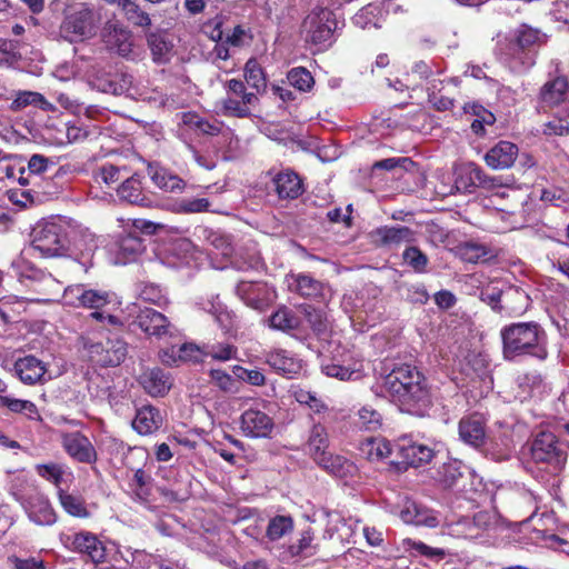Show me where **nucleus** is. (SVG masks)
<instances>
[{"instance_id": "10", "label": "nucleus", "mask_w": 569, "mask_h": 569, "mask_svg": "<svg viewBox=\"0 0 569 569\" xmlns=\"http://www.w3.org/2000/svg\"><path fill=\"white\" fill-rule=\"evenodd\" d=\"M60 441L63 450L72 460L88 465L97 462V450L90 439L82 432H61Z\"/></svg>"}, {"instance_id": "25", "label": "nucleus", "mask_w": 569, "mask_h": 569, "mask_svg": "<svg viewBox=\"0 0 569 569\" xmlns=\"http://www.w3.org/2000/svg\"><path fill=\"white\" fill-rule=\"evenodd\" d=\"M377 241L382 246H399L415 240V231L406 226H383L373 231Z\"/></svg>"}, {"instance_id": "35", "label": "nucleus", "mask_w": 569, "mask_h": 569, "mask_svg": "<svg viewBox=\"0 0 569 569\" xmlns=\"http://www.w3.org/2000/svg\"><path fill=\"white\" fill-rule=\"evenodd\" d=\"M58 499L62 509L71 517L86 519L90 517V511L87 508L86 501L80 496H74L64 491L58 490Z\"/></svg>"}, {"instance_id": "21", "label": "nucleus", "mask_w": 569, "mask_h": 569, "mask_svg": "<svg viewBox=\"0 0 569 569\" xmlns=\"http://www.w3.org/2000/svg\"><path fill=\"white\" fill-rule=\"evenodd\" d=\"M569 96V83L566 77L548 80L540 89L539 103L541 108H553L565 103Z\"/></svg>"}, {"instance_id": "19", "label": "nucleus", "mask_w": 569, "mask_h": 569, "mask_svg": "<svg viewBox=\"0 0 569 569\" xmlns=\"http://www.w3.org/2000/svg\"><path fill=\"white\" fill-rule=\"evenodd\" d=\"M272 184L279 199H297L305 192L301 177L291 169L277 172L272 177Z\"/></svg>"}, {"instance_id": "17", "label": "nucleus", "mask_w": 569, "mask_h": 569, "mask_svg": "<svg viewBox=\"0 0 569 569\" xmlns=\"http://www.w3.org/2000/svg\"><path fill=\"white\" fill-rule=\"evenodd\" d=\"M240 428L247 437L266 438L273 429V421L261 410L248 409L241 415Z\"/></svg>"}, {"instance_id": "33", "label": "nucleus", "mask_w": 569, "mask_h": 569, "mask_svg": "<svg viewBox=\"0 0 569 569\" xmlns=\"http://www.w3.org/2000/svg\"><path fill=\"white\" fill-rule=\"evenodd\" d=\"M121 201L140 206L142 203V180L139 173L127 178L117 189Z\"/></svg>"}, {"instance_id": "53", "label": "nucleus", "mask_w": 569, "mask_h": 569, "mask_svg": "<svg viewBox=\"0 0 569 569\" xmlns=\"http://www.w3.org/2000/svg\"><path fill=\"white\" fill-rule=\"evenodd\" d=\"M358 416L359 426L366 430L375 431L381 426V415L369 406L362 407Z\"/></svg>"}, {"instance_id": "14", "label": "nucleus", "mask_w": 569, "mask_h": 569, "mask_svg": "<svg viewBox=\"0 0 569 569\" xmlns=\"http://www.w3.org/2000/svg\"><path fill=\"white\" fill-rule=\"evenodd\" d=\"M458 432L466 445L476 449L483 447L487 442L485 417L478 412L462 417L458 423Z\"/></svg>"}, {"instance_id": "54", "label": "nucleus", "mask_w": 569, "mask_h": 569, "mask_svg": "<svg viewBox=\"0 0 569 569\" xmlns=\"http://www.w3.org/2000/svg\"><path fill=\"white\" fill-rule=\"evenodd\" d=\"M108 559L100 569H130V560H122L120 557V548L114 543L108 546Z\"/></svg>"}, {"instance_id": "37", "label": "nucleus", "mask_w": 569, "mask_h": 569, "mask_svg": "<svg viewBox=\"0 0 569 569\" xmlns=\"http://www.w3.org/2000/svg\"><path fill=\"white\" fill-rule=\"evenodd\" d=\"M27 106H38L42 110H52L53 106L39 92L20 91L10 104V110L19 111Z\"/></svg>"}, {"instance_id": "56", "label": "nucleus", "mask_w": 569, "mask_h": 569, "mask_svg": "<svg viewBox=\"0 0 569 569\" xmlns=\"http://www.w3.org/2000/svg\"><path fill=\"white\" fill-rule=\"evenodd\" d=\"M163 422V416L159 409L144 405V435L157 431Z\"/></svg>"}, {"instance_id": "43", "label": "nucleus", "mask_w": 569, "mask_h": 569, "mask_svg": "<svg viewBox=\"0 0 569 569\" xmlns=\"http://www.w3.org/2000/svg\"><path fill=\"white\" fill-rule=\"evenodd\" d=\"M293 530V520L289 516H276L270 519L267 527V537L276 541L290 533Z\"/></svg>"}, {"instance_id": "42", "label": "nucleus", "mask_w": 569, "mask_h": 569, "mask_svg": "<svg viewBox=\"0 0 569 569\" xmlns=\"http://www.w3.org/2000/svg\"><path fill=\"white\" fill-rule=\"evenodd\" d=\"M458 256L461 260L469 263H478L486 261L489 256V250L479 243L466 242L457 248Z\"/></svg>"}, {"instance_id": "62", "label": "nucleus", "mask_w": 569, "mask_h": 569, "mask_svg": "<svg viewBox=\"0 0 569 569\" xmlns=\"http://www.w3.org/2000/svg\"><path fill=\"white\" fill-rule=\"evenodd\" d=\"M296 399L300 403L307 405L311 410H313L317 413L327 409V406L320 399L317 398L316 393L310 392V391H306V390L298 391L296 393Z\"/></svg>"}, {"instance_id": "38", "label": "nucleus", "mask_w": 569, "mask_h": 569, "mask_svg": "<svg viewBox=\"0 0 569 569\" xmlns=\"http://www.w3.org/2000/svg\"><path fill=\"white\" fill-rule=\"evenodd\" d=\"M292 279L293 282L290 283V287L302 297L315 298L322 292V283L309 274L299 273Z\"/></svg>"}, {"instance_id": "39", "label": "nucleus", "mask_w": 569, "mask_h": 569, "mask_svg": "<svg viewBox=\"0 0 569 569\" xmlns=\"http://www.w3.org/2000/svg\"><path fill=\"white\" fill-rule=\"evenodd\" d=\"M270 327L281 331H291L299 327L300 320L295 312L286 307L278 309L269 319Z\"/></svg>"}, {"instance_id": "23", "label": "nucleus", "mask_w": 569, "mask_h": 569, "mask_svg": "<svg viewBox=\"0 0 569 569\" xmlns=\"http://www.w3.org/2000/svg\"><path fill=\"white\" fill-rule=\"evenodd\" d=\"M518 151L515 143L501 140L487 151L485 161L492 169H507L515 163Z\"/></svg>"}, {"instance_id": "64", "label": "nucleus", "mask_w": 569, "mask_h": 569, "mask_svg": "<svg viewBox=\"0 0 569 569\" xmlns=\"http://www.w3.org/2000/svg\"><path fill=\"white\" fill-rule=\"evenodd\" d=\"M52 162L42 154H33L28 162V174H42Z\"/></svg>"}, {"instance_id": "61", "label": "nucleus", "mask_w": 569, "mask_h": 569, "mask_svg": "<svg viewBox=\"0 0 569 569\" xmlns=\"http://www.w3.org/2000/svg\"><path fill=\"white\" fill-rule=\"evenodd\" d=\"M501 296L502 290L495 283L486 286L485 288H482L480 292L481 300L487 302L496 311L501 310V307L499 305Z\"/></svg>"}, {"instance_id": "15", "label": "nucleus", "mask_w": 569, "mask_h": 569, "mask_svg": "<svg viewBox=\"0 0 569 569\" xmlns=\"http://www.w3.org/2000/svg\"><path fill=\"white\" fill-rule=\"evenodd\" d=\"M16 377L28 386L41 385L46 382L47 366L40 359L32 355L18 358L13 365Z\"/></svg>"}, {"instance_id": "50", "label": "nucleus", "mask_w": 569, "mask_h": 569, "mask_svg": "<svg viewBox=\"0 0 569 569\" xmlns=\"http://www.w3.org/2000/svg\"><path fill=\"white\" fill-rule=\"evenodd\" d=\"M204 349L207 357L218 361H228L236 358L237 355V348L231 343L204 345Z\"/></svg>"}, {"instance_id": "2", "label": "nucleus", "mask_w": 569, "mask_h": 569, "mask_svg": "<svg viewBox=\"0 0 569 569\" xmlns=\"http://www.w3.org/2000/svg\"><path fill=\"white\" fill-rule=\"evenodd\" d=\"M502 355L506 360L521 356H531L539 360L548 357V336L542 326L536 321L513 322L500 331Z\"/></svg>"}, {"instance_id": "11", "label": "nucleus", "mask_w": 569, "mask_h": 569, "mask_svg": "<svg viewBox=\"0 0 569 569\" xmlns=\"http://www.w3.org/2000/svg\"><path fill=\"white\" fill-rule=\"evenodd\" d=\"M455 186L459 191L471 193L476 188L492 190L502 183L499 178L488 176L480 167L469 163L458 171Z\"/></svg>"}, {"instance_id": "8", "label": "nucleus", "mask_w": 569, "mask_h": 569, "mask_svg": "<svg viewBox=\"0 0 569 569\" xmlns=\"http://www.w3.org/2000/svg\"><path fill=\"white\" fill-rule=\"evenodd\" d=\"M226 87L228 96L222 102L223 113L237 118L250 117V108L259 101L258 93L247 91L244 83L237 79L229 80Z\"/></svg>"}, {"instance_id": "3", "label": "nucleus", "mask_w": 569, "mask_h": 569, "mask_svg": "<svg viewBox=\"0 0 569 569\" xmlns=\"http://www.w3.org/2000/svg\"><path fill=\"white\" fill-rule=\"evenodd\" d=\"M383 387L402 405L422 410L431 403V395L426 377L413 366H395L383 379Z\"/></svg>"}, {"instance_id": "7", "label": "nucleus", "mask_w": 569, "mask_h": 569, "mask_svg": "<svg viewBox=\"0 0 569 569\" xmlns=\"http://www.w3.org/2000/svg\"><path fill=\"white\" fill-rule=\"evenodd\" d=\"M397 459L391 465L398 471H405L409 467L418 468L431 461L435 456L433 449L413 441L409 437H402L395 443Z\"/></svg>"}, {"instance_id": "51", "label": "nucleus", "mask_w": 569, "mask_h": 569, "mask_svg": "<svg viewBox=\"0 0 569 569\" xmlns=\"http://www.w3.org/2000/svg\"><path fill=\"white\" fill-rule=\"evenodd\" d=\"M321 370L326 376L337 378L342 381L357 379L360 377L358 370L350 369L333 362L322 363Z\"/></svg>"}, {"instance_id": "55", "label": "nucleus", "mask_w": 569, "mask_h": 569, "mask_svg": "<svg viewBox=\"0 0 569 569\" xmlns=\"http://www.w3.org/2000/svg\"><path fill=\"white\" fill-rule=\"evenodd\" d=\"M439 473L443 485L446 487H452L456 485L457 480L462 476L461 462L451 461L448 463H443Z\"/></svg>"}, {"instance_id": "44", "label": "nucleus", "mask_w": 569, "mask_h": 569, "mask_svg": "<svg viewBox=\"0 0 569 569\" xmlns=\"http://www.w3.org/2000/svg\"><path fill=\"white\" fill-rule=\"evenodd\" d=\"M305 316L316 335L320 337L328 335L330 331V322L323 311L308 306L305 308Z\"/></svg>"}, {"instance_id": "46", "label": "nucleus", "mask_w": 569, "mask_h": 569, "mask_svg": "<svg viewBox=\"0 0 569 569\" xmlns=\"http://www.w3.org/2000/svg\"><path fill=\"white\" fill-rule=\"evenodd\" d=\"M471 110L476 118L471 121L470 128L475 134L483 136L486 132L485 126H492L496 117L481 106L473 104Z\"/></svg>"}, {"instance_id": "5", "label": "nucleus", "mask_w": 569, "mask_h": 569, "mask_svg": "<svg viewBox=\"0 0 569 569\" xmlns=\"http://www.w3.org/2000/svg\"><path fill=\"white\" fill-rule=\"evenodd\" d=\"M531 458L536 463H545L555 471L563 469L568 453L566 447L556 435L548 431L539 432L530 447Z\"/></svg>"}, {"instance_id": "57", "label": "nucleus", "mask_w": 569, "mask_h": 569, "mask_svg": "<svg viewBox=\"0 0 569 569\" xmlns=\"http://www.w3.org/2000/svg\"><path fill=\"white\" fill-rule=\"evenodd\" d=\"M204 352V346L199 347L194 343H184L179 348L178 359L182 361L201 362L203 357H207Z\"/></svg>"}, {"instance_id": "12", "label": "nucleus", "mask_w": 569, "mask_h": 569, "mask_svg": "<svg viewBox=\"0 0 569 569\" xmlns=\"http://www.w3.org/2000/svg\"><path fill=\"white\" fill-rule=\"evenodd\" d=\"M127 234L121 238L114 253L116 264H128L138 260L141 250L142 241L140 234L142 233V220L133 219L132 226L126 228Z\"/></svg>"}, {"instance_id": "41", "label": "nucleus", "mask_w": 569, "mask_h": 569, "mask_svg": "<svg viewBox=\"0 0 569 569\" xmlns=\"http://www.w3.org/2000/svg\"><path fill=\"white\" fill-rule=\"evenodd\" d=\"M244 79L247 83L259 93L267 87L266 76L256 59H249L244 66Z\"/></svg>"}, {"instance_id": "18", "label": "nucleus", "mask_w": 569, "mask_h": 569, "mask_svg": "<svg viewBox=\"0 0 569 569\" xmlns=\"http://www.w3.org/2000/svg\"><path fill=\"white\" fill-rule=\"evenodd\" d=\"M108 546L91 532H79L72 538L73 550L87 555L96 565H103L108 559Z\"/></svg>"}, {"instance_id": "32", "label": "nucleus", "mask_w": 569, "mask_h": 569, "mask_svg": "<svg viewBox=\"0 0 569 569\" xmlns=\"http://www.w3.org/2000/svg\"><path fill=\"white\" fill-rule=\"evenodd\" d=\"M316 463L327 472L339 478L351 476L356 472L357 469L355 463L350 460L342 456H333L330 452L320 458V460Z\"/></svg>"}, {"instance_id": "20", "label": "nucleus", "mask_w": 569, "mask_h": 569, "mask_svg": "<svg viewBox=\"0 0 569 569\" xmlns=\"http://www.w3.org/2000/svg\"><path fill=\"white\" fill-rule=\"evenodd\" d=\"M102 39L110 51H114L123 57L131 52V34L118 22L109 21L106 23L102 31Z\"/></svg>"}, {"instance_id": "30", "label": "nucleus", "mask_w": 569, "mask_h": 569, "mask_svg": "<svg viewBox=\"0 0 569 569\" xmlns=\"http://www.w3.org/2000/svg\"><path fill=\"white\" fill-rule=\"evenodd\" d=\"M546 34L527 24H522L515 31L513 46L521 52L535 50L546 43Z\"/></svg>"}, {"instance_id": "31", "label": "nucleus", "mask_w": 569, "mask_h": 569, "mask_svg": "<svg viewBox=\"0 0 569 569\" xmlns=\"http://www.w3.org/2000/svg\"><path fill=\"white\" fill-rule=\"evenodd\" d=\"M173 380L169 372L154 368L144 379V391L152 397H163L172 388Z\"/></svg>"}, {"instance_id": "34", "label": "nucleus", "mask_w": 569, "mask_h": 569, "mask_svg": "<svg viewBox=\"0 0 569 569\" xmlns=\"http://www.w3.org/2000/svg\"><path fill=\"white\" fill-rule=\"evenodd\" d=\"M328 446L329 440L326 428L321 425H315L307 443L308 453L318 462L320 458L329 453L327 451Z\"/></svg>"}, {"instance_id": "36", "label": "nucleus", "mask_w": 569, "mask_h": 569, "mask_svg": "<svg viewBox=\"0 0 569 569\" xmlns=\"http://www.w3.org/2000/svg\"><path fill=\"white\" fill-rule=\"evenodd\" d=\"M181 122L201 134L218 136L221 132V124L217 120L208 121L194 112H182Z\"/></svg>"}, {"instance_id": "48", "label": "nucleus", "mask_w": 569, "mask_h": 569, "mask_svg": "<svg viewBox=\"0 0 569 569\" xmlns=\"http://www.w3.org/2000/svg\"><path fill=\"white\" fill-rule=\"evenodd\" d=\"M403 261L416 272H425L429 262L428 257L417 247H408L402 253Z\"/></svg>"}, {"instance_id": "1", "label": "nucleus", "mask_w": 569, "mask_h": 569, "mask_svg": "<svg viewBox=\"0 0 569 569\" xmlns=\"http://www.w3.org/2000/svg\"><path fill=\"white\" fill-rule=\"evenodd\" d=\"M30 237L31 249L42 258L73 257L84 272L93 267L94 237L71 219L61 216L41 219L32 228Z\"/></svg>"}, {"instance_id": "49", "label": "nucleus", "mask_w": 569, "mask_h": 569, "mask_svg": "<svg viewBox=\"0 0 569 569\" xmlns=\"http://www.w3.org/2000/svg\"><path fill=\"white\" fill-rule=\"evenodd\" d=\"M36 470L40 477L58 487V490L61 489L60 485L64 476L62 466L58 463H40L36 466Z\"/></svg>"}, {"instance_id": "6", "label": "nucleus", "mask_w": 569, "mask_h": 569, "mask_svg": "<svg viewBox=\"0 0 569 569\" xmlns=\"http://www.w3.org/2000/svg\"><path fill=\"white\" fill-rule=\"evenodd\" d=\"M64 302L72 307L99 310L108 305L120 306L121 301L114 292L87 289L84 284H72L64 289Z\"/></svg>"}, {"instance_id": "26", "label": "nucleus", "mask_w": 569, "mask_h": 569, "mask_svg": "<svg viewBox=\"0 0 569 569\" xmlns=\"http://www.w3.org/2000/svg\"><path fill=\"white\" fill-rule=\"evenodd\" d=\"M63 30L77 38L90 37L94 31L92 12L82 10L70 14L63 22Z\"/></svg>"}, {"instance_id": "60", "label": "nucleus", "mask_w": 569, "mask_h": 569, "mask_svg": "<svg viewBox=\"0 0 569 569\" xmlns=\"http://www.w3.org/2000/svg\"><path fill=\"white\" fill-rule=\"evenodd\" d=\"M234 373L241 380L252 385V386H263L266 383V377L259 369H246L240 366L234 367Z\"/></svg>"}, {"instance_id": "45", "label": "nucleus", "mask_w": 569, "mask_h": 569, "mask_svg": "<svg viewBox=\"0 0 569 569\" xmlns=\"http://www.w3.org/2000/svg\"><path fill=\"white\" fill-rule=\"evenodd\" d=\"M287 79L293 88L301 92L310 91L315 84V79L310 71H308L303 67L292 68L288 74Z\"/></svg>"}, {"instance_id": "40", "label": "nucleus", "mask_w": 569, "mask_h": 569, "mask_svg": "<svg viewBox=\"0 0 569 569\" xmlns=\"http://www.w3.org/2000/svg\"><path fill=\"white\" fill-rule=\"evenodd\" d=\"M0 403L16 413H24L29 419H39L37 406L30 400L17 399L8 396H0Z\"/></svg>"}, {"instance_id": "63", "label": "nucleus", "mask_w": 569, "mask_h": 569, "mask_svg": "<svg viewBox=\"0 0 569 569\" xmlns=\"http://www.w3.org/2000/svg\"><path fill=\"white\" fill-rule=\"evenodd\" d=\"M547 136H565L569 133V123L563 118H555L543 126Z\"/></svg>"}, {"instance_id": "29", "label": "nucleus", "mask_w": 569, "mask_h": 569, "mask_svg": "<svg viewBox=\"0 0 569 569\" xmlns=\"http://www.w3.org/2000/svg\"><path fill=\"white\" fill-rule=\"evenodd\" d=\"M400 519L408 525L436 527L438 520L431 512L416 502L409 501L399 512Z\"/></svg>"}, {"instance_id": "59", "label": "nucleus", "mask_w": 569, "mask_h": 569, "mask_svg": "<svg viewBox=\"0 0 569 569\" xmlns=\"http://www.w3.org/2000/svg\"><path fill=\"white\" fill-rule=\"evenodd\" d=\"M415 166V162L407 157L401 158H387L373 163L372 169H382L387 171L395 170L397 168H402L403 170H409Z\"/></svg>"}, {"instance_id": "22", "label": "nucleus", "mask_w": 569, "mask_h": 569, "mask_svg": "<svg viewBox=\"0 0 569 569\" xmlns=\"http://www.w3.org/2000/svg\"><path fill=\"white\" fill-rule=\"evenodd\" d=\"M173 333L174 328L163 313L144 307V335L150 339L167 342Z\"/></svg>"}, {"instance_id": "16", "label": "nucleus", "mask_w": 569, "mask_h": 569, "mask_svg": "<svg viewBox=\"0 0 569 569\" xmlns=\"http://www.w3.org/2000/svg\"><path fill=\"white\" fill-rule=\"evenodd\" d=\"M264 362L277 373L292 378L302 369V361L282 348H271L263 353Z\"/></svg>"}, {"instance_id": "28", "label": "nucleus", "mask_w": 569, "mask_h": 569, "mask_svg": "<svg viewBox=\"0 0 569 569\" xmlns=\"http://www.w3.org/2000/svg\"><path fill=\"white\" fill-rule=\"evenodd\" d=\"M361 455L369 461H379L396 453L395 445H391L385 438L370 437L360 445Z\"/></svg>"}, {"instance_id": "24", "label": "nucleus", "mask_w": 569, "mask_h": 569, "mask_svg": "<svg viewBox=\"0 0 569 569\" xmlns=\"http://www.w3.org/2000/svg\"><path fill=\"white\" fill-rule=\"evenodd\" d=\"M148 174L156 187L166 192L181 191L186 186L180 177L171 173L158 163L148 164Z\"/></svg>"}, {"instance_id": "58", "label": "nucleus", "mask_w": 569, "mask_h": 569, "mask_svg": "<svg viewBox=\"0 0 569 569\" xmlns=\"http://www.w3.org/2000/svg\"><path fill=\"white\" fill-rule=\"evenodd\" d=\"M179 211L182 213H199L210 211V201L207 198L182 199L179 202Z\"/></svg>"}, {"instance_id": "52", "label": "nucleus", "mask_w": 569, "mask_h": 569, "mask_svg": "<svg viewBox=\"0 0 569 569\" xmlns=\"http://www.w3.org/2000/svg\"><path fill=\"white\" fill-rule=\"evenodd\" d=\"M209 376L213 383L223 392L234 393L238 391V381L226 371L212 369Z\"/></svg>"}, {"instance_id": "47", "label": "nucleus", "mask_w": 569, "mask_h": 569, "mask_svg": "<svg viewBox=\"0 0 569 569\" xmlns=\"http://www.w3.org/2000/svg\"><path fill=\"white\" fill-rule=\"evenodd\" d=\"M38 489L31 485L27 479L24 478H16L12 480L10 488H9V495L20 505L23 506V503L30 498V496L36 492Z\"/></svg>"}, {"instance_id": "13", "label": "nucleus", "mask_w": 569, "mask_h": 569, "mask_svg": "<svg viewBox=\"0 0 569 569\" xmlns=\"http://www.w3.org/2000/svg\"><path fill=\"white\" fill-rule=\"evenodd\" d=\"M28 519L37 526H52L57 521V513L49 498L37 490L21 506Z\"/></svg>"}, {"instance_id": "27", "label": "nucleus", "mask_w": 569, "mask_h": 569, "mask_svg": "<svg viewBox=\"0 0 569 569\" xmlns=\"http://www.w3.org/2000/svg\"><path fill=\"white\" fill-rule=\"evenodd\" d=\"M148 46L152 60L158 64L168 63L172 56L173 42L170 33L160 31L151 33L148 38Z\"/></svg>"}, {"instance_id": "9", "label": "nucleus", "mask_w": 569, "mask_h": 569, "mask_svg": "<svg viewBox=\"0 0 569 569\" xmlns=\"http://www.w3.org/2000/svg\"><path fill=\"white\" fill-rule=\"evenodd\" d=\"M84 349L89 361L97 367L119 366L127 356L126 343L121 340H107L106 345L84 341Z\"/></svg>"}, {"instance_id": "4", "label": "nucleus", "mask_w": 569, "mask_h": 569, "mask_svg": "<svg viewBox=\"0 0 569 569\" xmlns=\"http://www.w3.org/2000/svg\"><path fill=\"white\" fill-rule=\"evenodd\" d=\"M336 28L335 13L328 8L316 7L302 21L301 32L307 42L327 46L330 44Z\"/></svg>"}]
</instances>
